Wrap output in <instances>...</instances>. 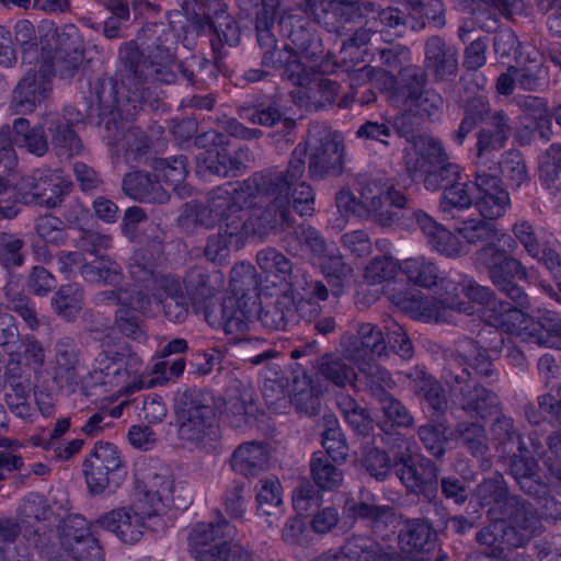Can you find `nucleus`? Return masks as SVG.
<instances>
[{
    "instance_id": "2f4dec72",
    "label": "nucleus",
    "mask_w": 561,
    "mask_h": 561,
    "mask_svg": "<svg viewBox=\"0 0 561 561\" xmlns=\"http://www.w3.org/2000/svg\"><path fill=\"white\" fill-rule=\"evenodd\" d=\"M401 94L404 96V105L417 115L432 116L443 103L442 98L433 91H423L419 95L414 92L407 96L403 92Z\"/></svg>"
},
{
    "instance_id": "de8ad7c7",
    "label": "nucleus",
    "mask_w": 561,
    "mask_h": 561,
    "mask_svg": "<svg viewBox=\"0 0 561 561\" xmlns=\"http://www.w3.org/2000/svg\"><path fill=\"white\" fill-rule=\"evenodd\" d=\"M157 168L162 172L163 181L175 191L178 190V185L183 182L186 176V169L183 159H175L173 164L160 161Z\"/></svg>"
},
{
    "instance_id": "49530a36",
    "label": "nucleus",
    "mask_w": 561,
    "mask_h": 561,
    "mask_svg": "<svg viewBox=\"0 0 561 561\" xmlns=\"http://www.w3.org/2000/svg\"><path fill=\"white\" fill-rule=\"evenodd\" d=\"M388 343L401 356L408 358L412 354V346L410 340L407 337L402 327L392 322L388 327Z\"/></svg>"
},
{
    "instance_id": "20e7f679",
    "label": "nucleus",
    "mask_w": 561,
    "mask_h": 561,
    "mask_svg": "<svg viewBox=\"0 0 561 561\" xmlns=\"http://www.w3.org/2000/svg\"><path fill=\"white\" fill-rule=\"evenodd\" d=\"M456 289L472 302L483 306L477 311L489 325L539 345L561 348V320L556 313L547 311L540 322H534L522 309L508 302L492 300L489 288L479 286L470 279L463 280L460 288Z\"/></svg>"
},
{
    "instance_id": "423d86ee",
    "label": "nucleus",
    "mask_w": 561,
    "mask_h": 561,
    "mask_svg": "<svg viewBox=\"0 0 561 561\" xmlns=\"http://www.w3.org/2000/svg\"><path fill=\"white\" fill-rule=\"evenodd\" d=\"M506 139L507 134L504 125H499L492 134L485 130L482 131L478 140L479 170L476 179V206L485 219L502 217L511 204L510 196L500 186L499 180L481 170V167L486 163L491 153L501 149Z\"/></svg>"
},
{
    "instance_id": "4d7b16f0",
    "label": "nucleus",
    "mask_w": 561,
    "mask_h": 561,
    "mask_svg": "<svg viewBox=\"0 0 561 561\" xmlns=\"http://www.w3.org/2000/svg\"><path fill=\"white\" fill-rule=\"evenodd\" d=\"M144 417L149 422H160L167 414V409L161 398L149 397L144 402Z\"/></svg>"
},
{
    "instance_id": "4be33fe9",
    "label": "nucleus",
    "mask_w": 561,
    "mask_h": 561,
    "mask_svg": "<svg viewBox=\"0 0 561 561\" xmlns=\"http://www.w3.org/2000/svg\"><path fill=\"white\" fill-rule=\"evenodd\" d=\"M50 91L49 77L41 67L38 72H27L18 84L13 102L20 112H31Z\"/></svg>"
},
{
    "instance_id": "a878e982",
    "label": "nucleus",
    "mask_w": 561,
    "mask_h": 561,
    "mask_svg": "<svg viewBox=\"0 0 561 561\" xmlns=\"http://www.w3.org/2000/svg\"><path fill=\"white\" fill-rule=\"evenodd\" d=\"M433 531L424 522H410L400 531L399 545L403 552L421 551L432 545Z\"/></svg>"
},
{
    "instance_id": "c9c22d12",
    "label": "nucleus",
    "mask_w": 561,
    "mask_h": 561,
    "mask_svg": "<svg viewBox=\"0 0 561 561\" xmlns=\"http://www.w3.org/2000/svg\"><path fill=\"white\" fill-rule=\"evenodd\" d=\"M426 59L428 67H433L437 75H440V68L447 69L449 73H454L456 70V59L453 54L446 57L444 60L440 57H445L443 54V44L440 39L433 38L426 44Z\"/></svg>"
},
{
    "instance_id": "338daca9",
    "label": "nucleus",
    "mask_w": 561,
    "mask_h": 561,
    "mask_svg": "<svg viewBox=\"0 0 561 561\" xmlns=\"http://www.w3.org/2000/svg\"><path fill=\"white\" fill-rule=\"evenodd\" d=\"M357 136L360 138L375 139L386 144L383 137L389 136V128L385 124L367 123L357 130Z\"/></svg>"
},
{
    "instance_id": "2eb2a0df",
    "label": "nucleus",
    "mask_w": 561,
    "mask_h": 561,
    "mask_svg": "<svg viewBox=\"0 0 561 561\" xmlns=\"http://www.w3.org/2000/svg\"><path fill=\"white\" fill-rule=\"evenodd\" d=\"M218 437L215 413L209 407H195L181 416L179 438L185 447H205Z\"/></svg>"
},
{
    "instance_id": "6e6d98bb",
    "label": "nucleus",
    "mask_w": 561,
    "mask_h": 561,
    "mask_svg": "<svg viewBox=\"0 0 561 561\" xmlns=\"http://www.w3.org/2000/svg\"><path fill=\"white\" fill-rule=\"evenodd\" d=\"M517 47V38L515 34L508 30L497 33L494 41V49L500 58L507 57L514 53Z\"/></svg>"
},
{
    "instance_id": "393cba45",
    "label": "nucleus",
    "mask_w": 561,
    "mask_h": 561,
    "mask_svg": "<svg viewBox=\"0 0 561 561\" xmlns=\"http://www.w3.org/2000/svg\"><path fill=\"white\" fill-rule=\"evenodd\" d=\"M382 333L375 325L366 323L358 330V342L355 343V351L352 357L356 360H374L385 351Z\"/></svg>"
},
{
    "instance_id": "7c9ffc66",
    "label": "nucleus",
    "mask_w": 561,
    "mask_h": 561,
    "mask_svg": "<svg viewBox=\"0 0 561 561\" xmlns=\"http://www.w3.org/2000/svg\"><path fill=\"white\" fill-rule=\"evenodd\" d=\"M290 400L300 413L313 414L319 408V393L309 385L306 377L295 381Z\"/></svg>"
},
{
    "instance_id": "5701e85b",
    "label": "nucleus",
    "mask_w": 561,
    "mask_h": 561,
    "mask_svg": "<svg viewBox=\"0 0 561 561\" xmlns=\"http://www.w3.org/2000/svg\"><path fill=\"white\" fill-rule=\"evenodd\" d=\"M123 188L127 195L135 199L153 203H162L167 199L160 184L142 172L127 174L123 181Z\"/></svg>"
},
{
    "instance_id": "a19ab883",
    "label": "nucleus",
    "mask_w": 561,
    "mask_h": 561,
    "mask_svg": "<svg viewBox=\"0 0 561 561\" xmlns=\"http://www.w3.org/2000/svg\"><path fill=\"white\" fill-rule=\"evenodd\" d=\"M466 410H474L482 419L492 415L496 409V398L489 393L484 388L478 387L473 390V396L465 407Z\"/></svg>"
},
{
    "instance_id": "09e8293b",
    "label": "nucleus",
    "mask_w": 561,
    "mask_h": 561,
    "mask_svg": "<svg viewBox=\"0 0 561 561\" xmlns=\"http://www.w3.org/2000/svg\"><path fill=\"white\" fill-rule=\"evenodd\" d=\"M367 471L378 480L386 478L390 470L388 456L379 450H371L365 458Z\"/></svg>"
},
{
    "instance_id": "3c124183",
    "label": "nucleus",
    "mask_w": 561,
    "mask_h": 561,
    "mask_svg": "<svg viewBox=\"0 0 561 561\" xmlns=\"http://www.w3.org/2000/svg\"><path fill=\"white\" fill-rule=\"evenodd\" d=\"M128 440L133 447L141 450L151 449L156 443L153 433L147 426L135 425L128 432Z\"/></svg>"
},
{
    "instance_id": "f704fd0d",
    "label": "nucleus",
    "mask_w": 561,
    "mask_h": 561,
    "mask_svg": "<svg viewBox=\"0 0 561 561\" xmlns=\"http://www.w3.org/2000/svg\"><path fill=\"white\" fill-rule=\"evenodd\" d=\"M322 445L329 457L334 461L345 459L347 447L335 420L330 421V427L322 437Z\"/></svg>"
},
{
    "instance_id": "6ab92c4d",
    "label": "nucleus",
    "mask_w": 561,
    "mask_h": 561,
    "mask_svg": "<svg viewBox=\"0 0 561 561\" xmlns=\"http://www.w3.org/2000/svg\"><path fill=\"white\" fill-rule=\"evenodd\" d=\"M485 254L492 252L488 262L490 276L493 284L505 291L513 300L523 305L525 296L520 288L514 285L515 279H525L527 273L515 259L508 257L505 253L495 252L493 249H485Z\"/></svg>"
},
{
    "instance_id": "b1692460",
    "label": "nucleus",
    "mask_w": 561,
    "mask_h": 561,
    "mask_svg": "<svg viewBox=\"0 0 561 561\" xmlns=\"http://www.w3.org/2000/svg\"><path fill=\"white\" fill-rule=\"evenodd\" d=\"M117 90L112 82H102L101 91H95V99L87 108V119L91 123H102L106 115L115 119L121 111L119 101L116 98Z\"/></svg>"
},
{
    "instance_id": "9d476101",
    "label": "nucleus",
    "mask_w": 561,
    "mask_h": 561,
    "mask_svg": "<svg viewBox=\"0 0 561 561\" xmlns=\"http://www.w3.org/2000/svg\"><path fill=\"white\" fill-rule=\"evenodd\" d=\"M231 534L232 527L226 522L217 525L196 524L190 533V550L198 561H244L239 543L222 540V537H230Z\"/></svg>"
},
{
    "instance_id": "7ed1b4c3",
    "label": "nucleus",
    "mask_w": 561,
    "mask_h": 561,
    "mask_svg": "<svg viewBox=\"0 0 561 561\" xmlns=\"http://www.w3.org/2000/svg\"><path fill=\"white\" fill-rule=\"evenodd\" d=\"M184 368L183 359L173 362L168 370L167 362L157 358L151 365L150 373H147L142 369L140 358L135 354L121 355L117 358L101 354L89 376L85 393L101 397L105 401H116L142 388L161 385L171 377H179Z\"/></svg>"
},
{
    "instance_id": "8fccbe9b",
    "label": "nucleus",
    "mask_w": 561,
    "mask_h": 561,
    "mask_svg": "<svg viewBox=\"0 0 561 561\" xmlns=\"http://www.w3.org/2000/svg\"><path fill=\"white\" fill-rule=\"evenodd\" d=\"M343 244L351 253L363 256L370 252V240L363 231H354L343 236Z\"/></svg>"
},
{
    "instance_id": "bb28decb",
    "label": "nucleus",
    "mask_w": 561,
    "mask_h": 561,
    "mask_svg": "<svg viewBox=\"0 0 561 561\" xmlns=\"http://www.w3.org/2000/svg\"><path fill=\"white\" fill-rule=\"evenodd\" d=\"M308 243L314 252L312 262L319 266L328 277L339 278L345 274V267L340 256H327L323 254V241L319 238L314 230L309 229Z\"/></svg>"
},
{
    "instance_id": "0eeeda50",
    "label": "nucleus",
    "mask_w": 561,
    "mask_h": 561,
    "mask_svg": "<svg viewBox=\"0 0 561 561\" xmlns=\"http://www.w3.org/2000/svg\"><path fill=\"white\" fill-rule=\"evenodd\" d=\"M404 205L405 197L400 192L381 183L366 186L362 192L360 202L348 191H341L336 196L337 210L346 219L371 215L385 226L393 222Z\"/></svg>"
},
{
    "instance_id": "f8f14e48",
    "label": "nucleus",
    "mask_w": 561,
    "mask_h": 561,
    "mask_svg": "<svg viewBox=\"0 0 561 561\" xmlns=\"http://www.w3.org/2000/svg\"><path fill=\"white\" fill-rule=\"evenodd\" d=\"M128 306L149 316L163 309L165 317L172 322H181L187 313L185 298L180 294V283L173 278L157 282L152 297L145 298L139 295L130 297Z\"/></svg>"
},
{
    "instance_id": "c03bdc74",
    "label": "nucleus",
    "mask_w": 561,
    "mask_h": 561,
    "mask_svg": "<svg viewBox=\"0 0 561 561\" xmlns=\"http://www.w3.org/2000/svg\"><path fill=\"white\" fill-rule=\"evenodd\" d=\"M383 415L389 423L398 426H409L412 424V417L404 407L392 398H385L381 402Z\"/></svg>"
},
{
    "instance_id": "ddd939ff",
    "label": "nucleus",
    "mask_w": 561,
    "mask_h": 561,
    "mask_svg": "<svg viewBox=\"0 0 561 561\" xmlns=\"http://www.w3.org/2000/svg\"><path fill=\"white\" fill-rule=\"evenodd\" d=\"M122 460L117 448L104 442L95 444L83 463V473L90 492L99 494L118 484Z\"/></svg>"
},
{
    "instance_id": "37998d69",
    "label": "nucleus",
    "mask_w": 561,
    "mask_h": 561,
    "mask_svg": "<svg viewBox=\"0 0 561 561\" xmlns=\"http://www.w3.org/2000/svg\"><path fill=\"white\" fill-rule=\"evenodd\" d=\"M21 248L22 241L19 238L2 236L0 238V262L5 266L20 265L22 263Z\"/></svg>"
},
{
    "instance_id": "f3484780",
    "label": "nucleus",
    "mask_w": 561,
    "mask_h": 561,
    "mask_svg": "<svg viewBox=\"0 0 561 561\" xmlns=\"http://www.w3.org/2000/svg\"><path fill=\"white\" fill-rule=\"evenodd\" d=\"M61 546L77 561H101L102 550L84 518L75 516L62 528Z\"/></svg>"
},
{
    "instance_id": "a18cd8bd",
    "label": "nucleus",
    "mask_w": 561,
    "mask_h": 561,
    "mask_svg": "<svg viewBox=\"0 0 561 561\" xmlns=\"http://www.w3.org/2000/svg\"><path fill=\"white\" fill-rule=\"evenodd\" d=\"M345 420L356 431L364 432L370 427V419L366 412L360 409L354 400L347 399L344 403H341Z\"/></svg>"
},
{
    "instance_id": "bf43d9fd",
    "label": "nucleus",
    "mask_w": 561,
    "mask_h": 561,
    "mask_svg": "<svg viewBox=\"0 0 561 561\" xmlns=\"http://www.w3.org/2000/svg\"><path fill=\"white\" fill-rule=\"evenodd\" d=\"M70 422L68 419L58 421L53 432H43V434L34 437V445L42 446L44 448H50L54 445V440L62 436L69 428Z\"/></svg>"
},
{
    "instance_id": "603ef678",
    "label": "nucleus",
    "mask_w": 561,
    "mask_h": 561,
    "mask_svg": "<svg viewBox=\"0 0 561 561\" xmlns=\"http://www.w3.org/2000/svg\"><path fill=\"white\" fill-rule=\"evenodd\" d=\"M512 473L514 474L517 482L520 484V488L525 490L527 493L537 492V490L533 489V483L535 482L534 468L527 466V463L524 460L519 459L513 462Z\"/></svg>"
},
{
    "instance_id": "72a5a7b5",
    "label": "nucleus",
    "mask_w": 561,
    "mask_h": 561,
    "mask_svg": "<svg viewBox=\"0 0 561 561\" xmlns=\"http://www.w3.org/2000/svg\"><path fill=\"white\" fill-rule=\"evenodd\" d=\"M501 173L513 185L519 186L527 179L526 168L516 151H508L505 153L501 164Z\"/></svg>"
},
{
    "instance_id": "13d9d810",
    "label": "nucleus",
    "mask_w": 561,
    "mask_h": 561,
    "mask_svg": "<svg viewBox=\"0 0 561 561\" xmlns=\"http://www.w3.org/2000/svg\"><path fill=\"white\" fill-rule=\"evenodd\" d=\"M94 213L104 222H114L118 217V207L110 199L99 197L93 203Z\"/></svg>"
},
{
    "instance_id": "1a4fd4ad",
    "label": "nucleus",
    "mask_w": 561,
    "mask_h": 561,
    "mask_svg": "<svg viewBox=\"0 0 561 561\" xmlns=\"http://www.w3.org/2000/svg\"><path fill=\"white\" fill-rule=\"evenodd\" d=\"M415 219L432 247L439 253L450 257L467 253L469 251L468 245L483 241L491 233L489 225L478 219L465 220L457 228L458 234L466 241V244H462L428 215L416 213Z\"/></svg>"
},
{
    "instance_id": "39448f33",
    "label": "nucleus",
    "mask_w": 561,
    "mask_h": 561,
    "mask_svg": "<svg viewBox=\"0 0 561 561\" xmlns=\"http://www.w3.org/2000/svg\"><path fill=\"white\" fill-rule=\"evenodd\" d=\"M70 185L57 172L49 174L46 171H35L23 178L16 187L8 179L0 178V217L16 216L21 202L54 207L69 191Z\"/></svg>"
},
{
    "instance_id": "e433bc0d",
    "label": "nucleus",
    "mask_w": 561,
    "mask_h": 561,
    "mask_svg": "<svg viewBox=\"0 0 561 561\" xmlns=\"http://www.w3.org/2000/svg\"><path fill=\"white\" fill-rule=\"evenodd\" d=\"M53 144L57 148V153L60 157H70L81 149L80 139L68 126L62 128L60 126L56 127L55 134L53 135Z\"/></svg>"
},
{
    "instance_id": "052dcab7",
    "label": "nucleus",
    "mask_w": 561,
    "mask_h": 561,
    "mask_svg": "<svg viewBox=\"0 0 561 561\" xmlns=\"http://www.w3.org/2000/svg\"><path fill=\"white\" fill-rule=\"evenodd\" d=\"M514 233L518 238V240L525 245L527 252L534 256H539V251L537 249V244L535 243V239L533 237L531 227L527 222H520L515 225Z\"/></svg>"
},
{
    "instance_id": "69168bd1",
    "label": "nucleus",
    "mask_w": 561,
    "mask_h": 561,
    "mask_svg": "<svg viewBox=\"0 0 561 561\" xmlns=\"http://www.w3.org/2000/svg\"><path fill=\"white\" fill-rule=\"evenodd\" d=\"M270 458L268 448L262 444L248 445V466L263 468Z\"/></svg>"
},
{
    "instance_id": "4468645a",
    "label": "nucleus",
    "mask_w": 561,
    "mask_h": 561,
    "mask_svg": "<svg viewBox=\"0 0 561 561\" xmlns=\"http://www.w3.org/2000/svg\"><path fill=\"white\" fill-rule=\"evenodd\" d=\"M43 127L30 128L28 122L23 118L14 121L12 130L2 128L0 130V165L5 170L16 164V157L12 142L18 147H24L31 153L42 156L47 150V140L42 135Z\"/></svg>"
},
{
    "instance_id": "c756f323",
    "label": "nucleus",
    "mask_w": 561,
    "mask_h": 561,
    "mask_svg": "<svg viewBox=\"0 0 561 561\" xmlns=\"http://www.w3.org/2000/svg\"><path fill=\"white\" fill-rule=\"evenodd\" d=\"M82 295L77 285L61 287L53 300L55 310L65 319H71L81 308Z\"/></svg>"
},
{
    "instance_id": "f03ea898",
    "label": "nucleus",
    "mask_w": 561,
    "mask_h": 561,
    "mask_svg": "<svg viewBox=\"0 0 561 561\" xmlns=\"http://www.w3.org/2000/svg\"><path fill=\"white\" fill-rule=\"evenodd\" d=\"M397 268H400L409 280L424 287L435 284L437 277L436 268L431 262L425 261L424 257L408 259L398 263L387 256L375 259L366 267L364 275L366 282L369 285H379L385 283L381 290L393 304L402 310L411 313L412 317L422 321L448 322L449 318L446 314L447 309H455L459 312L466 313L476 311L473 306L463 305L454 300L446 307L444 302H434L419 294H394V283L391 278Z\"/></svg>"
},
{
    "instance_id": "ea45409f",
    "label": "nucleus",
    "mask_w": 561,
    "mask_h": 561,
    "mask_svg": "<svg viewBox=\"0 0 561 561\" xmlns=\"http://www.w3.org/2000/svg\"><path fill=\"white\" fill-rule=\"evenodd\" d=\"M259 508L264 514H271L264 510V505L277 507L282 503V486L277 479H268L262 482L257 493Z\"/></svg>"
},
{
    "instance_id": "5fc2aeb1",
    "label": "nucleus",
    "mask_w": 561,
    "mask_h": 561,
    "mask_svg": "<svg viewBox=\"0 0 561 561\" xmlns=\"http://www.w3.org/2000/svg\"><path fill=\"white\" fill-rule=\"evenodd\" d=\"M323 162L327 163V171L333 173L340 172L343 163V146L341 141L334 140L327 145L323 156Z\"/></svg>"
},
{
    "instance_id": "e2e57ef3",
    "label": "nucleus",
    "mask_w": 561,
    "mask_h": 561,
    "mask_svg": "<svg viewBox=\"0 0 561 561\" xmlns=\"http://www.w3.org/2000/svg\"><path fill=\"white\" fill-rule=\"evenodd\" d=\"M337 523V512L334 508H325L318 513L313 520L312 527L318 533H327Z\"/></svg>"
},
{
    "instance_id": "864d4df0",
    "label": "nucleus",
    "mask_w": 561,
    "mask_h": 561,
    "mask_svg": "<svg viewBox=\"0 0 561 561\" xmlns=\"http://www.w3.org/2000/svg\"><path fill=\"white\" fill-rule=\"evenodd\" d=\"M486 43L481 38L472 42L466 50L465 64L470 69H477L483 66L485 58Z\"/></svg>"
},
{
    "instance_id": "58836bf2",
    "label": "nucleus",
    "mask_w": 561,
    "mask_h": 561,
    "mask_svg": "<svg viewBox=\"0 0 561 561\" xmlns=\"http://www.w3.org/2000/svg\"><path fill=\"white\" fill-rule=\"evenodd\" d=\"M257 264L271 274H286L290 271L289 261L279 252L267 249L257 253Z\"/></svg>"
},
{
    "instance_id": "4c0bfd02",
    "label": "nucleus",
    "mask_w": 561,
    "mask_h": 561,
    "mask_svg": "<svg viewBox=\"0 0 561 561\" xmlns=\"http://www.w3.org/2000/svg\"><path fill=\"white\" fill-rule=\"evenodd\" d=\"M36 231L46 242L58 244L65 239L62 222L53 216H44L36 221Z\"/></svg>"
},
{
    "instance_id": "473e14b6",
    "label": "nucleus",
    "mask_w": 561,
    "mask_h": 561,
    "mask_svg": "<svg viewBox=\"0 0 561 561\" xmlns=\"http://www.w3.org/2000/svg\"><path fill=\"white\" fill-rule=\"evenodd\" d=\"M373 542L368 538L354 537L343 546L342 554L350 560L359 561H387L388 557L385 554H377L371 551Z\"/></svg>"
},
{
    "instance_id": "774afa93",
    "label": "nucleus",
    "mask_w": 561,
    "mask_h": 561,
    "mask_svg": "<svg viewBox=\"0 0 561 561\" xmlns=\"http://www.w3.org/2000/svg\"><path fill=\"white\" fill-rule=\"evenodd\" d=\"M75 174L83 191L93 188L99 182L96 173L82 163L75 165Z\"/></svg>"
},
{
    "instance_id": "6e6552de",
    "label": "nucleus",
    "mask_w": 561,
    "mask_h": 561,
    "mask_svg": "<svg viewBox=\"0 0 561 561\" xmlns=\"http://www.w3.org/2000/svg\"><path fill=\"white\" fill-rule=\"evenodd\" d=\"M305 162L299 159L290 163V168L285 179L275 184L271 191L272 207L267 215L274 211L275 224L272 228L284 225L288 221L289 208L293 207L299 215L306 216L313 211L314 196L311 187L305 183H298V179L304 173Z\"/></svg>"
},
{
    "instance_id": "79ce46f5",
    "label": "nucleus",
    "mask_w": 561,
    "mask_h": 561,
    "mask_svg": "<svg viewBox=\"0 0 561 561\" xmlns=\"http://www.w3.org/2000/svg\"><path fill=\"white\" fill-rule=\"evenodd\" d=\"M445 427L440 424L438 426L426 425L421 427L420 437L424 443L427 450L434 456H440L444 453V436Z\"/></svg>"
},
{
    "instance_id": "9b49d317",
    "label": "nucleus",
    "mask_w": 561,
    "mask_h": 561,
    "mask_svg": "<svg viewBox=\"0 0 561 561\" xmlns=\"http://www.w3.org/2000/svg\"><path fill=\"white\" fill-rule=\"evenodd\" d=\"M242 265L233 268L230 282V293L217 307H211L206 312V320L210 325H221L225 333L233 341H241L245 333L243 280L241 276Z\"/></svg>"
},
{
    "instance_id": "aec40b11",
    "label": "nucleus",
    "mask_w": 561,
    "mask_h": 561,
    "mask_svg": "<svg viewBox=\"0 0 561 561\" xmlns=\"http://www.w3.org/2000/svg\"><path fill=\"white\" fill-rule=\"evenodd\" d=\"M98 524L125 543L139 541L146 528L145 516L134 507L107 512L98 519Z\"/></svg>"
},
{
    "instance_id": "dca6fc26",
    "label": "nucleus",
    "mask_w": 561,
    "mask_h": 561,
    "mask_svg": "<svg viewBox=\"0 0 561 561\" xmlns=\"http://www.w3.org/2000/svg\"><path fill=\"white\" fill-rule=\"evenodd\" d=\"M88 255L89 265L82 263L83 261H88V257L79 252H71L60 256V270L66 274L78 270L81 272L84 279L91 283L103 282L106 284H116L118 282L119 270L116 263L104 256L96 255L92 251H89Z\"/></svg>"
},
{
    "instance_id": "c85d7f7f",
    "label": "nucleus",
    "mask_w": 561,
    "mask_h": 561,
    "mask_svg": "<svg viewBox=\"0 0 561 561\" xmlns=\"http://www.w3.org/2000/svg\"><path fill=\"white\" fill-rule=\"evenodd\" d=\"M320 374L339 387L353 386L356 379L354 371L347 367L344 360L333 356L322 359Z\"/></svg>"
},
{
    "instance_id": "cd10ccee",
    "label": "nucleus",
    "mask_w": 561,
    "mask_h": 561,
    "mask_svg": "<svg viewBox=\"0 0 561 561\" xmlns=\"http://www.w3.org/2000/svg\"><path fill=\"white\" fill-rule=\"evenodd\" d=\"M311 474L316 484L322 490H333L343 481V473L323 455L311 459Z\"/></svg>"
},
{
    "instance_id": "412c9836",
    "label": "nucleus",
    "mask_w": 561,
    "mask_h": 561,
    "mask_svg": "<svg viewBox=\"0 0 561 561\" xmlns=\"http://www.w3.org/2000/svg\"><path fill=\"white\" fill-rule=\"evenodd\" d=\"M399 447L407 451V454L400 455L396 462V466H401V468L398 469V474L407 489L417 493L425 492L427 489L432 488V485L436 483V470L428 466L427 469H423L422 473H420L416 468H414L413 458L415 445L403 440Z\"/></svg>"
},
{
    "instance_id": "680f3d73",
    "label": "nucleus",
    "mask_w": 561,
    "mask_h": 561,
    "mask_svg": "<svg viewBox=\"0 0 561 561\" xmlns=\"http://www.w3.org/2000/svg\"><path fill=\"white\" fill-rule=\"evenodd\" d=\"M31 283L34 291L43 295L54 286V278L45 268L36 267L33 271Z\"/></svg>"
},
{
    "instance_id": "0e129e2a",
    "label": "nucleus",
    "mask_w": 561,
    "mask_h": 561,
    "mask_svg": "<svg viewBox=\"0 0 561 561\" xmlns=\"http://www.w3.org/2000/svg\"><path fill=\"white\" fill-rule=\"evenodd\" d=\"M15 61V53L11 47V37L4 26H0V65L9 67Z\"/></svg>"
},
{
    "instance_id": "a211bd4d",
    "label": "nucleus",
    "mask_w": 561,
    "mask_h": 561,
    "mask_svg": "<svg viewBox=\"0 0 561 561\" xmlns=\"http://www.w3.org/2000/svg\"><path fill=\"white\" fill-rule=\"evenodd\" d=\"M533 531L524 527L517 531L507 525L505 520L491 524L478 534V541L484 547V553L489 561H502L500 553L508 548L523 546L531 536Z\"/></svg>"
},
{
    "instance_id": "f257e3e1",
    "label": "nucleus",
    "mask_w": 561,
    "mask_h": 561,
    "mask_svg": "<svg viewBox=\"0 0 561 561\" xmlns=\"http://www.w3.org/2000/svg\"><path fill=\"white\" fill-rule=\"evenodd\" d=\"M405 168L412 181H423L428 191L445 188L440 209L446 218L468 208L477 196L474 184L461 183L457 164L448 161L442 144L432 136L421 135L405 148Z\"/></svg>"
}]
</instances>
